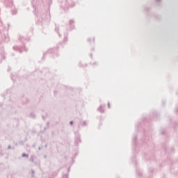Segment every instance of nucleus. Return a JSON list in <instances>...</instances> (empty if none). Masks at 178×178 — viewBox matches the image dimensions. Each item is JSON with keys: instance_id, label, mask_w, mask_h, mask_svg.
<instances>
[{"instance_id": "f257e3e1", "label": "nucleus", "mask_w": 178, "mask_h": 178, "mask_svg": "<svg viewBox=\"0 0 178 178\" xmlns=\"http://www.w3.org/2000/svg\"><path fill=\"white\" fill-rule=\"evenodd\" d=\"M149 9H150L149 7H145V12H149Z\"/></svg>"}, {"instance_id": "f03ea898", "label": "nucleus", "mask_w": 178, "mask_h": 178, "mask_svg": "<svg viewBox=\"0 0 178 178\" xmlns=\"http://www.w3.org/2000/svg\"><path fill=\"white\" fill-rule=\"evenodd\" d=\"M155 2H156L157 3H159L161 2H162V0H154Z\"/></svg>"}, {"instance_id": "7ed1b4c3", "label": "nucleus", "mask_w": 178, "mask_h": 178, "mask_svg": "<svg viewBox=\"0 0 178 178\" xmlns=\"http://www.w3.org/2000/svg\"><path fill=\"white\" fill-rule=\"evenodd\" d=\"M136 140H137V136H134L133 139L134 143H136Z\"/></svg>"}, {"instance_id": "20e7f679", "label": "nucleus", "mask_w": 178, "mask_h": 178, "mask_svg": "<svg viewBox=\"0 0 178 178\" xmlns=\"http://www.w3.org/2000/svg\"><path fill=\"white\" fill-rule=\"evenodd\" d=\"M162 134H165V130L161 132Z\"/></svg>"}, {"instance_id": "39448f33", "label": "nucleus", "mask_w": 178, "mask_h": 178, "mask_svg": "<svg viewBox=\"0 0 178 178\" xmlns=\"http://www.w3.org/2000/svg\"><path fill=\"white\" fill-rule=\"evenodd\" d=\"M70 124H73V122H70Z\"/></svg>"}]
</instances>
